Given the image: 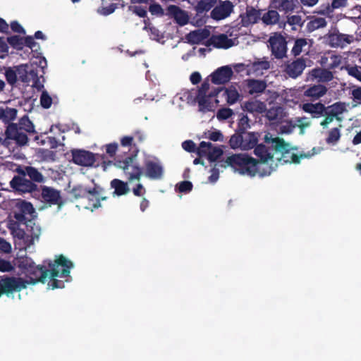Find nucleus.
<instances>
[{"label": "nucleus", "instance_id": "obj_53", "mask_svg": "<svg viewBox=\"0 0 361 361\" xmlns=\"http://www.w3.org/2000/svg\"><path fill=\"white\" fill-rule=\"evenodd\" d=\"M342 62V57L340 55L333 54L330 56V62L326 65L328 69L334 70L340 66Z\"/></svg>", "mask_w": 361, "mask_h": 361}, {"label": "nucleus", "instance_id": "obj_46", "mask_svg": "<svg viewBox=\"0 0 361 361\" xmlns=\"http://www.w3.org/2000/svg\"><path fill=\"white\" fill-rule=\"evenodd\" d=\"M262 106H264V104L257 101H249L245 103V109L250 112L262 111Z\"/></svg>", "mask_w": 361, "mask_h": 361}, {"label": "nucleus", "instance_id": "obj_23", "mask_svg": "<svg viewBox=\"0 0 361 361\" xmlns=\"http://www.w3.org/2000/svg\"><path fill=\"white\" fill-rule=\"evenodd\" d=\"M29 47L34 53V56L39 59V66L44 69L47 66V60L45 57L42 56L41 51H38L37 49H35V46L39 47V44L35 41V38L32 36H27L23 37V46Z\"/></svg>", "mask_w": 361, "mask_h": 361}, {"label": "nucleus", "instance_id": "obj_58", "mask_svg": "<svg viewBox=\"0 0 361 361\" xmlns=\"http://www.w3.org/2000/svg\"><path fill=\"white\" fill-rule=\"evenodd\" d=\"M117 8V6L116 4H111L108 6L106 7H102L98 9L97 12L98 13L102 15V16H108L111 13H113L116 8Z\"/></svg>", "mask_w": 361, "mask_h": 361}, {"label": "nucleus", "instance_id": "obj_10", "mask_svg": "<svg viewBox=\"0 0 361 361\" xmlns=\"http://www.w3.org/2000/svg\"><path fill=\"white\" fill-rule=\"evenodd\" d=\"M16 168L11 169L19 175L28 176L30 181L34 182L35 184L44 183L45 178L43 174L39 171L37 169L32 166H21L16 164H12Z\"/></svg>", "mask_w": 361, "mask_h": 361}, {"label": "nucleus", "instance_id": "obj_1", "mask_svg": "<svg viewBox=\"0 0 361 361\" xmlns=\"http://www.w3.org/2000/svg\"><path fill=\"white\" fill-rule=\"evenodd\" d=\"M47 265L49 269H47L45 265H35L25 274L27 280L20 277L0 276V298L3 295L9 296L15 292H20L27 288V284L34 285L38 282L44 283L49 273L50 274L49 286L51 289L63 288V282L56 278L69 276L71 269L73 267V262L63 255H60L54 262L49 261Z\"/></svg>", "mask_w": 361, "mask_h": 361}, {"label": "nucleus", "instance_id": "obj_60", "mask_svg": "<svg viewBox=\"0 0 361 361\" xmlns=\"http://www.w3.org/2000/svg\"><path fill=\"white\" fill-rule=\"evenodd\" d=\"M182 147L184 150H185L188 152H196V145L191 140H188L183 142Z\"/></svg>", "mask_w": 361, "mask_h": 361}, {"label": "nucleus", "instance_id": "obj_62", "mask_svg": "<svg viewBox=\"0 0 361 361\" xmlns=\"http://www.w3.org/2000/svg\"><path fill=\"white\" fill-rule=\"evenodd\" d=\"M287 22L290 25H298L300 27L303 24L302 17L298 15H294V16L288 17Z\"/></svg>", "mask_w": 361, "mask_h": 361}, {"label": "nucleus", "instance_id": "obj_37", "mask_svg": "<svg viewBox=\"0 0 361 361\" xmlns=\"http://www.w3.org/2000/svg\"><path fill=\"white\" fill-rule=\"evenodd\" d=\"M18 128L21 129L25 133H35V126L32 123V122L29 119V118L26 116L22 117L19 123L18 124Z\"/></svg>", "mask_w": 361, "mask_h": 361}, {"label": "nucleus", "instance_id": "obj_42", "mask_svg": "<svg viewBox=\"0 0 361 361\" xmlns=\"http://www.w3.org/2000/svg\"><path fill=\"white\" fill-rule=\"evenodd\" d=\"M4 115L2 116V121L5 123H10V121H13L17 116V110L14 108L6 107L3 109Z\"/></svg>", "mask_w": 361, "mask_h": 361}, {"label": "nucleus", "instance_id": "obj_17", "mask_svg": "<svg viewBox=\"0 0 361 361\" xmlns=\"http://www.w3.org/2000/svg\"><path fill=\"white\" fill-rule=\"evenodd\" d=\"M145 175L152 180H160L164 176V168L159 161L147 160L145 161Z\"/></svg>", "mask_w": 361, "mask_h": 361}, {"label": "nucleus", "instance_id": "obj_31", "mask_svg": "<svg viewBox=\"0 0 361 361\" xmlns=\"http://www.w3.org/2000/svg\"><path fill=\"white\" fill-rule=\"evenodd\" d=\"M280 16L276 10H269L262 14L261 20L265 25H274L279 23Z\"/></svg>", "mask_w": 361, "mask_h": 361}, {"label": "nucleus", "instance_id": "obj_3", "mask_svg": "<svg viewBox=\"0 0 361 361\" xmlns=\"http://www.w3.org/2000/svg\"><path fill=\"white\" fill-rule=\"evenodd\" d=\"M302 109L305 113L311 114L313 118L324 117L320 122V126L323 128H327L334 119L341 121V116L347 110L345 103L342 102H336L329 106H325L322 102H307L302 104Z\"/></svg>", "mask_w": 361, "mask_h": 361}, {"label": "nucleus", "instance_id": "obj_45", "mask_svg": "<svg viewBox=\"0 0 361 361\" xmlns=\"http://www.w3.org/2000/svg\"><path fill=\"white\" fill-rule=\"evenodd\" d=\"M18 267L23 270L24 274L27 272L30 269H32L35 265V262L30 257H23L18 261Z\"/></svg>", "mask_w": 361, "mask_h": 361}, {"label": "nucleus", "instance_id": "obj_40", "mask_svg": "<svg viewBox=\"0 0 361 361\" xmlns=\"http://www.w3.org/2000/svg\"><path fill=\"white\" fill-rule=\"evenodd\" d=\"M27 73H28L27 75H28L29 82L30 81H32L33 87H36L38 90H40L42 87H43V85L39 83L38 72L36 68H27Z\"/></svg>", "mask_w": 361, "mask_h": 361}, {"label": "nucleus", "instance_id": "obj_59", "mask_svg": "<svg viewBox=\"0 0 361 361\" xmlns=\"http://www.w3.org/2000/svg\"><path fill=\"white\" fill-rule=\"evenodd\" d=\"M14 270V267L7 260L0 259V271L10 272Z\"/></svg>", "mask_w": 361, "mask_h": 361}, {"label": "nucleus", "instance_id": "obj_22", "mask_svg": "<svg viewBox=\"0 0 361 361\" xmlns=\"http://www.w3.org/2000/svg\"><path fill=\"white\" fill-rule=\"evenodd\" d=\"M42 200L49 204H58L60 202V192L53 188L46 185L40 187V193Z\"/></svg>", "mask_w": 361, "mask_h": 361}, {"label": "nucleus", "instance_id": "obj_36", "mask_svg": "<svg viewBox=\"0 0 361 361\" xmlns=\"http://www.w3.org/2000/svg\"><path fill=\"white\" fill-rule=\"evenodd\" d=\"M341 136L340 129L338 128H333L328 132L325 140L326 142L328 145H335L339 141Z\"/></svg>", "mask_w": 361, "mask_h": 361}, {"label": "nucleus", "instance_id": "obj_51", "mask_svg": "<svg viewBox=\"0 0 361 361\" xmlns=\"http://www.w3.org/2000/svg\"><path fill=\"white\" fill-rule=\"evenodd\" d=\"M176 190L181 193H188L192 190V183L188 180H183L176 185Z\"/></svg>", "mask_w": 361, "mask_h": 361}, {"label": "nucleus", "instance_id": "obj_50", "mask_svg": "<svg viewBox=\"0 0 361 361\" xmlns=\"http://www.w3.org/2000/svg\"><path fill=\"white\" fill-rule=\"evenodd\" d=\"M346 6L347 0H333L331 4L327 5L324 11H326V13H331L335 9L345 7Z\"/></svg>", "mask_w": 361, "mask_h": 361}, {"label": "nucleus", "instance_id": "obj_32", "mask_svg": "<svg viewBox=\"0 0 361 361\" xmlns=\"http://www.w3.org/2000/svg\"><path fill=\"white\" fill-rule=\"evenodd\" d=\"M217 0H200L194 6L197 14L202 15L210 11L216 4Z\"/></svg>", "mask_w": 361, "mask_h": 361}, {"label": "nucleus", "instance_id": "obj_25", "mask_svg": "<svg viewBox=\"0 0 361 361\" xmlns=\"http://www.w3.org/2000/svg\"><path fill=\"white\" fill-rule=\"evenodd\" d=\"M254 154L259 158V164H265L274 158L270 147L264 144L257 145L254 149Z\"/></svg>", "mask_w": 361, "mask_h": 361}, {"label": "nucleus", "instance_id": "obj_47", "mask_svg": "<svg viewBox=\"0 0 361 361\" xmlns=\"http://www.w3.org/2000/svg\"><path fill=\"white\" fill-rule=\"evenodd\" d=\"M223 154V150L217 147H212L209 152H207L206 157L211 162L216 161Z\"/></svg>", "mask_w": 361, "mask_h": 361}, {"label": "nucleus", "instance_id": "obj_12", "mask_svg": "<svg viewBox=\"0 0 361 361\" xmlns=\"http://www.w3.org/2000/svg\"><path fill=\"white\" fill-rule=\"evenodd\" d=\"M72 160L77 165L92 166L95 161V154L85 149L72 150Z\"/></svg>", "mask_w": 361, "mask_h": 361}, {"label": "nucleus", "instance_id": "obj_43", "mask_svg": "<svg viewBox=\"0 0 361 361\" xmlns=\"http://www.w3.org/2000/svg\"><path fill=\"white\" fill-rule=\"evenodd\" d=\"M249 118L247 115L241 114L238 123L236 131L245 134L246 130L250 127Z\"/></svg>", "mask_w": 361, "mask_h": 361}, {"label": "nucleus", "instance_id": "obj_56", "mask_svg": "<svg viewBox=\"0 0 361 361\" xmlns=\"http://www.w3.org/2000/svg\"><path fill=\"white\" fill-rule=\"evenodd\" d=\"M233 114L232 109L229 108H222L217 111L216 117L219 120H226L229 118Z\"/></svg>", "mask_w": 361, "mask_h": 361}, {"label": "nucleus", "instance_id": "obj_26", "mask_svg": "<svg viewBox=\"0 0 361 361\" xmlns=\"http://www.w3.org/2000/svg\"><path fill=\"white\" fill-rule=\"evenodd\" d=\"M218 92L210 93L209 95L196 97L200 111L203 112L214 111L215 106L211 101V97L216 96Z\"/></svg>", "mask_w": 361, "mask_h": 361}, {"label": "nucleus", "instance_id": "obj_48", "mask_svg": "<svg viewBox=\"0 0 361 361\" xmlns=\"http://www.w3.org/2000/svg\"><path fill=\"white\" fill-rule=\"evenodd\" d=\"M281 112V107H279V106L271 107L267 111L266 117L270 121H277L279 119V114Z\"/></svg>", "mask_w": 361, "mask_h": 361}, {"label": "nucleus", "instance_id": "obj_30", "mask_svg": "<svg viewBox=\"0 0 361 361\" xmlns=\"http://www.w3.org/2000/svg\"><path fill=\"white\" fill-rule=\"evenodd\" d=\"M111 187L114 189V194L117 196L126 195L130 191L128 183L117 178L111 181Z\"/></svg>", "mask_w": 361, "mask_h": 361}, {"label": "nucleus", "instance_id": "obj_5", "mask_svg": "<svg viewBox=\"0 0 361 361\" xmlns=\"http://www.w3.org/2000/svg\"><path fill=\"white\" fill-rule=\"evenodd\" d=\"M225 163L241 175L252 177L259 171L258 160L247 154H233L226 158Z\"/></svg>", "mask_w": 361, "mask_h": 361}, {"label": "nucleus", "instance_id": "obj_44", "mask_svg": "<svg viewBox=\"0 0 361 361\" xmlns=\"http://www.w3.org/2000/svg\"><path fill=\"white\" fill-rule=\"evenodd\" d=\"M8 43L17 50H22L23 48V37L18 35H13L7 37Z\"/></svg>", "mask_w": 361, "mask_h": 361}, {"label": "nucleus", "instance_id": "obj_49", "mask_svg": "<svg viewBox=\"0 0 361 361\" xmlns=\"http://www.w3.org/2000/svg\"><path fill=\"white\" fill-rule=\"evenodd\" d=\"M212 147V144L211 142H206L202 141L200 143L199 147H196V152L199 157H206L207 152H209Z\"/></svg>", "mask_w": 361, "mask_h": 361}, {"label": "nucleus", "instance_id": "obj_27", "mask_svg": "<svg viewBox=\"0 0 361 361\" xmlns=\"http://www.w3.org/2000/svg\"><path fill=\"white\" fill-rule=\"evenodd\" d=\"M209 31L206 29L197 30L190 32L186 35V39L190 44H200L202 40L207 39L209 36Z\"/></svg>", "mask_w": 361, "mask_h": 361}, {"label": "nucleus", "instance_id": "obj_41", "mask_svg": "<svg viewBox=\"0 0 361 361\" xmlns=\"http://www.w3.org/2000/svg\"><path fill=\"white\" fill-rule=\"evenodd\" d=\"M243 133H238L235 130V133L233 135L229 140V145L232 149L241 148L243 149Z\"/></svg>", "mask_w": 361, "mask_h": 361}, {"label": "nucleus", "instance_id": "obj_28", "mask_svg": "<svg viewBox=\"0 0 361 361\" xmlns=\"http://www.w3.org/2000/svg\"><path fill=\"white\" fill-rule=\"evenodd\" d=\"M312 76L319 82H328L334 78V75L329 69L316 68L312 70Z\"/></svg>", "mask_w": 361, "mask_h": 361}, {"label": "nucleus", "instance_id": "obj_33", "mask_svg": "<svg viewBox=\"0 0 361 361\" xmlns=\"http://www.w3.org/2000/svg\"><path fill=\"white\" fill-rule=\"evenodd\" d=\"M274 4H277L275 8L280 11L288 13L293 11L296 7V0H274Z\"/></svg>", "mask_w": 361, "mask_h": 361}, {"label": "nucleus", "instance_id": "obj_63", "mask_svg": "<svg viewBox=\"0 0 361 361\" xmlns=\"http://www.w3.org/2000/svg\"><path fill=\"white\" fill-rule=\"evenodd\" d=\"M296 124L292 123L291 121L288 122L286 125L280 127V130L284 134H290L296 127Z\"/></svg>", "mask_w": 361, "mask_h": 361}, {"label": "nucleus", "instance_id": "obj_13", "mask_svg": "<svg viewBox=\"0 0 361 361\" xmlns=\"http://www.w3.org/2000/svg\"><path fill=\"white\" fill-rule=\"evenodd\" d=\"M234 5L229 0L220 1L218 6H214L210 17L215 20H221L228 18L233 12Z\"/></svg>", "mask_w": 361, "mask_h": 361}, {"label": "nucleus", "instance_id": "obj_14", "mask_svg": "<svg viewBox=\"0 0 361 361\" xmlns=\"http://www.w3.org/2000/svg\"><path fill=\"white\" fill-rule=\"evenodd\" d=\"M306 66V59L303 57L298 58L285 65L284 72L288 77L295 79L302 75Z\"/></svg>", "mask_w": 361, "mask_h": 361}, {"label": "nucleus", "instance_id": "obj_6", "mask_svg": "<svg viewBox=\"0 0 361 361\" xmlns=\"http://www.w3.org/2000/svg\"><path fill=\"white\" fill-rule=\"evenodd\" d=\"M9 185L15 194L20 195L30 194L34 197L39 196L40 187L34 182L30 181L25 176L19 174L14 176Z\"/></svg>", "mask_w": 361, "mask_h": 361}, {"label": "nucleus", "instance_id": "obj_52", "mask_svg": "<svg viewBox=\"0 0 361 361\" xmlns=\"http://www.w3.org/2000/svg\"><path fill=\"white\" fill-rule=\"evenodd\" d=\"M5 77L7 82L11 85H14L18 81L16 70L8 68L5 71Z\"/></svg>", "mask_w": 361, "mask_h": 361}, {"label": "nucleus", "instance_id": "obj_4", "mask_svg": "<svg viewBox=\"0 0 361 361\" xmlns=\"http://www.w3.org/2000/svg\"><path fill=\"white\" fill-rule=\"evenodd\" d=\"M264 140L266 144L271 145V150L281 154L280 159L286 163L299 164L301 159L308 158L311 156V154L305 153L295 154L293 152V148H290V145L283 138L272 137L269 133L264 135Z\"/></svg>", "mask_w": 361, "mask_h": 361}, {"label": "nucleus", "instance_id": "obj_8", "mask_svg": "<svg viewBox=\"0 0 361 361\" xmlns=\"http://www.w3.org/2000/svg\"><path fill=\"white\" fill-rule=\"evenodd\" d=\"M135 156H128L123 160L117 161L116 165L123 171L129 182L139 181L143 173L142 169L135 161Z\"/></svg>", "mask_w": 361, "mask_h": 361}, {"label": "nucleus", "instance_id": "obj_24", "mask_svg": "<svg viewBox=\"0 0 361 361\" xmlns=\"http://www.w3.org/2000/svg\"><path fill=\"white\" fill-rule=\"evenodd\" d=\"M245 82L247 91L251 95L264 92L267 87L266 81L262 80L247 79Z\"/></svg>", "mask_w": 361, "mask_h": 361}, {"label": "nucleus", "instance_id": "obj_55", "mask_svg": "<svg viewBox=\"0 0 361 361\" xmlns=\"http://www.w3.org/2000/svg\"><path fill=\"white\" fill-rule=\"evenodd\" d=\"M345 69L349 75L361 82V66H346Z\"/></svg>", "mask_w": 361, "mask_h": 361}, {"label": "nucleus", "instance_id": "obj_19", "mask_svg": "<svg viewBox=\"0 0 361 361\" xmlns=\"http://www.w3.org/2000/svg\"><path fill=\"white\" fill-rule=\"evenodd\" d=\"M167 15L172 17L180 26H184L189 22L188 13L176 5H169L166 8Z\"/></svg>", "mask_w": 361, "mask_h": 361}, {"label": "nucleus", "instance_id": "obj_29", "mask_svg": "<svg viewBox=\"0 0 361 361\" xmlns=\"http://www.w3.org/2000/svg\"><path fill=\"white\" fill-rule=\"evenodd\" d=\"M259 135L258 133L250 132L243 134V149L247 150L255 148L257 145Z\"/></svg>", "mask_w": 361, "mask_h": 361}, {"label": "nucleus", "instance_id": "obj_21", "mask_svg": "<svg viewBox=\"0 0 361 361\" xmlns=\"http://www.w3.org/2000/svg\"><path fill=\"white\" fill-rule=\"evenodd\" d=\"M327 91V87L324 85H311L305 89L303 96L314 102L325 95Z\"/></svg>", "mask_w": 361, "mask_h": 361}, {"label": "nucleus", "instance_id": "obj_16", "mask_svg": "<svg viewBox=\"0 0 361 361\" xmlns=\"http://www.w3.org/2000/svg\"><path fill=\"white\" fill-rule=\"evenodd\" d=\"M327 39L331 47L343 48L353 42L354 37L352 35L343 34L336 31L329 33Z\"/></svg>", "mask_w": 361, "mask_h": 361}, {"label": "nucleus", "instance_id": "obj_11", "mask_svg": "<svg viewBox=\"0 0 361 361\" xmlns=\"http://www.w3.org/2000/svg\"><path fill=\"white\" fill-rule=\"evenodd\" d=\"M5 135L6 140H14L18 146H25L28 142V137L26 133L21 130L16 123H9L6 127Z\"/></svg>", "mask_w": 361, "mask_h": 361}, {"label": "nucleus", "instance_id": "obj_20", "mask_svg": "<svg viewBox=\"0 0 361 361\" xmlns=\"http://www.w3.org/2000/svg\"><path fill=\"white\" fill-rule=\"evenodd\" d=\"M243 26L248 27L250 25L256 24L262 18V10H257L253 6H247L246 11L240 16Z\"/></svg>", "mask_w": 361, "mask_h": 361}, {"label": "nucleus", "instance_id": "obj_54", "mask_svg": "<svg viewBox=\"0 0 361 361\" xmlns=\"http://www.w3.org/2000/svg\"><path fill=\"white\" fill-rule=\"evenodd\" d=\"M40 104L44 109H49L52 104V98L47 91H43L40 96Z\"/></svg>", "mask_w": 361, "mask_h": 361}, {"label": "nucleus", "instance_id": "obj_34", "mask_svg": "<svg viewBox=\"0 0 361 361\" xmlns=\"http://www.w3.org/2000/svg\"><path fill=\"white\" fill-rule=\"evenodd\" d=\"M307 47V40L305 38H298L295 40L293 47L291 49V54L296 57L299 56L302 51H308V48L306 49L305 47Z\"/></svg>", "mask_w": 361, "mask_h": 361}, {"label": "nucleus", "instance_id": "obj_39", "mask_svg": "<svg viewBox=\"0 0 361 361\" xmlns=\"http://www.w3.org/2000/svg\"><path fill=\"white\" fill-rule=\"evenodd\" d=\"M27 68V64H21L16 67L17 77L23 83H29Z\"/></svg>", "mask_w": 361, "mask_h": 361}, {"label": "nucleus", "instance_id": "obj_38", "mask_svg": "<svg viewBox=\"0 0 361 361\" xmlns=\"http://www.w3.org/2000/svg\"><path fill=\"white\" fill-rule=\"evenodd\" d=\"M225 95L226 96L227 103L229 104H235L240 97L238 90L233 86H231L225 90Z\"/></svg>", "mask_w": 361, "mask_h": 361}, {"label": "nucleus", "instance_id": "obj_15", "mask_svg": "<svg viewBox=\"0 0 361 361\" xmlns=\"http://www.w3.org/2000/svg\"><path fill=\"white\" fill-rule=\"evenodd\" d=\"M207 47L213 46L216 49H227L235 45L234 40L229 39L226 34L212 35L206 42Z\"/></svg>", "mask_w": 361, "mask_h": 361}, {"label": "nucleus", "instance_id": "obj_7", "mask_svg": "<svg viewBox=\"0 0 361 361\" xmlns=\"http://www.w3.org/2000/svg\"><path fill=\"white\" fill-rule=\"evenodd\" d=\"M102 189L97 185L92 188H84L81 185H77L72 189L71 192L73 195L77 199L87 197L90 201H93L95 200V202L91 204L93 210L94 209H97L101 207V200H106L105 197H102Z\"/></svg>", "mask_w": 361, "mask_h": 361}, {"label": "nucleus", "instance_id": "obj_2", "mask_svg": "<svg viewBox=\"0 0 361 361\" xmlns=\"http://www.w3.org/2000/svg\"><path fill=\"white\" fill-rule=\"evenodd\" d=\"M11 215L14 220L10 221L8 228L12 232L18 231L17 235L23 238L25 231L20 229V226L25 225L27 231L31 233L32 239L39 238L40 229L38 227L35 229L32 226L35 225L33 219L36 216V212L32 203L25 200H16L12 208Z\"/></svg>", "mask_w": 361, "mask_h": 361}, {"label": "nucleus", "instance_id": "obj_57", "mask_svg": "<svg viewBox=\"0 0 361 361\" xmlns=\"http://www.w3.org/2000/svg\"><path fill=\"white\" fill-rule=\"evenodd\" d=\"M149 11L152 15L157 16H163L164 15V11L161 6L159 4L154 3L150 4L149 7Z\"/></svg>", "mask_w": 361, "mask_h": 361}, {"label": "nucleus", "instance_id": "obj_61", "mask_svg": "<svg viewBox=\"0 0 361 361\" xmlns=\"http://www.w3.org/2000/svg\"><path fill=\"white\" fill-rule=\"evenodd\" d=\"M149 32L150 37L153 40L159 41L163 37L162 34L160 31L154 26H149L148 30Z\"/></svg>", "mask_w": 361, "mask_h": 361}, {"label": "nucleus", "instance_id": "obj_35", "mask_svg": "<svg viewBox=\"0 0 361 361\" xmlns=\"http://www.w3.org/2000/svg\"><path fill=\"white\" fill-rule=\"evenodd\" d=\"M327 22L324 18H314L307 24V30L312 32L317 29L326 27Z\"/></svg>", "mask_w": 361, "mask_h": 361}, {"label": "nucleus", "instance_id": "obj_64", "mask_svg": "<svg viewBox=\"0 0 361 361\" xmlns=\"http://www.w3.org/2000/svg\"><path fill=\"white\" fill-rule=\"evenodd\" d=\"M353 99L359 104H361V87L354 88L351 92Z\"/></svg>", "mask_w": 361, "mask_h": 361}, {"label": "nucleus", "instance_id": "obj_18", "mask_svg": "<svg viewBox=\"0 0 361 361\" xmlns=\"http://www.w3.org/2000/svg\"><path fill=\"white\" fill-rule=\"evenodd\" d=\"M233 74V71L230 66H221L211 74L212 82L215 85H224L231 79Z\"/></svg>", "mask_w": 361, "mask_h": 361}, {"label": "nucleus", "instance_id": "obj_9", "mask_svg": "<svg viewBox=\"0 0 361 361\" xmlns=\"http://www.w3.org/2000/svg\"><path fill=\"white\" fill-rule=\"evenodd\" d=\"M269 48L271 55L276 59H282L287 56V41L280 32H274L269 40Z\"/></svg>", "mask_w": 361, "mask_h": 361}]
</instances>
